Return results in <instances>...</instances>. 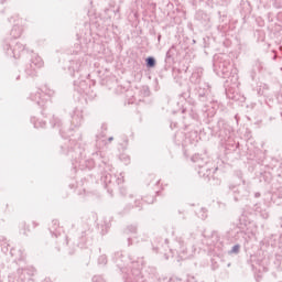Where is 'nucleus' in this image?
<instances>
[{"mask_svg":"<svg viewBox=\"0 0 282 282\" xmlns=\"http://www.w3.org/2000/svg\"><path fill=\"white\" fill-rule=\"evenodd\" d=\"M87 55L83 52L80 44H75V50L72 52V56L68 59L67 70L73 78H77L74 80V89L83 96H89L91 94V86L96 85V80H87L89 78V74H87V59H85Z\"/></svg>","mask_w":282,"mask_h":282,"instance_id":"f257e3e1","label":"nucleus"},{"mask_svg":"<svg viewBox=\"0 0 282 282\" xmlns=\"http://www.w3.org/2000/svg\"><path fill=\"white\" fill-rule=\"evenodd\" d=\"M219 243V232L212 231L210 235L189 234L188 236L176 237L174 240V251L178 254L180 259H191L198 246H217ZM200 245V246H199Z\"/></svg>","mask_w":282,"mask_h":282,"instance_id":"f03ea898","label":"nucleus"},{"mask_svg":"<svg viewBox=\"0 0 282 282\" xmlns=\"http://www.w3.org/2000/svg\"><path fill=\"white\" fill-rule=\"evenodd\" d=\"M61 151L64 155H68L73 162V169L76 171V169H88V171H91V169H97L98 173V166L102 162V160H107V158L102 156V152H97L95 154V159H85V148L80 147V143L74 139H69L68 141H65L61 145Z\"/></svg>","mask_w":282,"mask_h":282,"instance_id":"7ed1b4c3","label":"nucleus"},{"mask_svg":"<svg viewBox=\"0 0 282 282\" xmlns=\"http://www.w3.org/2000/svg\"><path fill=\"white\" fill-rule=\"evenodd\" d=\"M112 261L116 263L117 268H119V270H121V272L123 273L124 282H128L127 275L129 274L131 276L133 270L140 271V267L135 268L137 265H139L140 261L131 260V258L124 256V253H122L121 251H117L113 253Z\"/></svg>","mask_w":282,"mask_h":282,"instance_id":"20e7f679","label":"nucleus"},{"mask_svg":"<svg viewBox=\"0 0 282 282\" xmlns=\"http://www.w3.org/2000/svg\"><path fill=\"white\" fill-rule=\"evenodd\" d=\"M214 72L220 78H228L227 83H230V72H232V65L230 61L226 59L225 54H216L213 59Z\"/></svg>","mask_w":282,"mask_h":282,"instance_id":"39448f33","label":"nucleus"},{"mask_svg":"<svg viewBox=\"0 0 282 282\" xmlns=\"http://www.w3.org/2000/svg\"><path fill=\"white\" fill-rule=\"evenodd\" d=\"M210 135L219 138L221 142H227L232 138L235 129L225 119H219L215 126L208 127Z\"/></svg>","mask_w":282,"mask_h":282,"instance_id":"423d86ee","label":"nucleus"},{"mask_svg":"<svg viewBox=\"0 0 282 282\" xmlns=\"http://www.w3.org/2000/svg\"><path fill=\"white\" fill-rule=\"evenodd\" d=\"M113 166L111 163H109V160L102 159L101 162L98 165V173H100L101 183L104 184V188H107V192L109 193L110 197H113V189L111 188V182L116 180V176L111 175L109 171H111Z\"/></svg>","mask_w":282,"mask_h":282,"instance_id":"0eeeda50","label":"nucleus"},{"mask_svg":"<svg viewBox=\"0 0 282 282\" xmlns=\"http://www.w3.org/2000/svg\"><path fill=\"white\" fill-rule=\"evenodd\" d=\"M188 96H195L199 102H203L204 107L213 104V91L210 90V85L208 83H203L198 86H193Z\"/></svg>","mask_w":282,"mask_h":282,"instance_id":"6e6552de","label":"nucleus"},{"mask_svg":"<svg viewBox=\"0 0 282 282\" xmlns=\"http://www.w3.org/2000/svg\"><path fill=\"white\" fill-rule=\"evenodd\" d=\"M228 195H231L234 202L236 203L243 202V199H248V195H250V183L242 181V184H229Z\"/></svg>","mask_w":282,"mask_h":282,"instance_id":"1a4fd4ad","label":"nucleus"},{"mask_svg":"<svg viewBox=\"0 0 282 282\" xmlns=\"http://www.w3.org/2000/svg\"><path fill=\"white\" fill-rule=\"evenodd\" d=\"M2 50L10 58H21V54L25 52V45L17 40L7 39L2 44Z\"/></svg>","mask_w":282,"mask_h":282,"instance_id":"9d476101","label":"nucleus"},{"mask_svg":"<svg viewBox=\"0 0 282 282\" xmlns=\"http://www.w3.org/2000/svg\"><path fill=\"white\" fill-rule=\"evenodd\" d=\"M231 85H227L225 88V94L229 100H235V102H246V97L239 94V76L232 75L229 79Z\"/></svg>","mask_w":282,"mask_h":282,"instance_id":"9b49d317","label":"nucleus"},{"mask_svg":"<svg viewBox=\"0 0 282 282\" xmlns=\"http://www.w3.org/2000/svg\"><path fill=\"white\" fill-rule=\"evenodd\" d=\"M54 96V90L47 85L43 86L34 93H31L29 99L35 102L39 107H45V104Z\"/></svg>","mask_w":282,"mask_h":282,"instance_id":"f8f14e48","label":"nucleus"},{"mask_svg":"<svg viewBox=\"0 0 282 282\" xmlns=\"http://www.w3.org/2000/svg\"><path fill=\"white\" fill-rule=\"evenodd\" d=\"M153 250L154 252H160V254H164V258L169 260V252L174 254L173 249L169 248V239L156 238L153 242Z\"/></svg>","mask_w":282,"mask_h":282,"instance_id":"ddd939ff","label":"nucleus"},{"mask_svg":"<svg viewBox=\"0 0 282 282\" xmlns=\"http://www.w3.org/2000/svg\"><path fill=\"white\" fill-rule=\"evenodd\" d=\"M196 171L199 177H204V180L210 182V175H213V173H217V171H219V167H215V162H212L207 163L206 165H202L200 167H197Z\"/></svg>","mask_w":282,"mask_h":282,"instance_id":"4468645a","label":"nucleus"},{"mask_svg":"<svg viewBox=\"0 0 282 282\" xmlns=\"http://www.w3.org/2000/svg\"><path fill=\"white\" fill-rule=\"evenodd\" d=\"M34 272H36V270L33 267L18 269L17 282H34V279L32 278Z\"/></svg>","mask_w":282,"mask_h":282,"instance_id":"2eb2a0df","label":"nucleus"},{"mask_svg":"<svg viewBox=\"0 0 282 282\" xmlns=\"http://www.w3.org/2000/svg\"><path fill=\"white\" fill-rule=\"evenodd\" d=\"M262 164L265 169H270L278 177L282 176V160L272 158L269 164L265 161Z\"/></svg>","mask_w":282,"mask_h":282,"instance_id":"dca6fc26","label":"nucleus"},{"mask_svg":"<svg viewBox=\"0 0 282 282\" xmlns=\"http://www.w3.org/2000/svg\"><path fill=\"white\" fill-rule=\"evenodd\" d=\"M70 126L74 127V129H79V127L83 124V110L79 108H74L70 112Z\"/></svg>","mask_w":282,"mask_h":282,"instance_id":"f3484780","label":"nucleus"},{"mask_svg":"<svg viewBox=\"0 0 282 282\" xmlns=\"http://www.w3.org/2000/svg\"><path fill=\"white\" fill-rule=\"evenodd\" d=\"M142 260H139V265H137L135 268H140V274L142 278L145 279V282H147V279H156L158 281H162V279L160 278V274L158 273V269L155 267H148L145 269V274H142Z\"/></svg>","mask_w":282,"mask_h":282,"instance_id":"a211bd4d","label":"nucleus"},{"mask_svg":"<svg viewBox=\"0 0 282 282\" xmlns=\"http://www.w3.org/2000/svg\"><path fill=\"white\" fill-rule=\"evenodd\" d=\"M268 197L265 198L268 202H273L275 206H282V185L280 184L275 187L273 193H268Z\"/></svg>","mask_w":282,"mask_h":282,"instance_id":"6ab92c4d","label":"nucleus"},{"mask_svg":"<svg viewBox=\"0 0 282 282\" xmlns=\"http://www.w3.org/2000/svg\"><path fill=\"white\" fill-rule=\"evenodd\" d=\"M191 161L194 164L195 171H197V169L202 166H206V164L213 163L210 159H208L206 155H203V154H194Z\"/></svg>","mask_w":282,"mask_h":282,"instance_id":"aec40b11","label":"nucleus"},{"mask_svg":"<svg viewBox=\"0 0 282 282\" xmlns=\"http://www.w3.org/2000/svg\"><path fill=\"white\" fill-rule=\"evenodd\" d=\"M202 76H204V68L196 67L189 77V83L194 85V87L204 85V82H202Z\"/></svg>","mask_w":282,"mask_h":282,"instance_id":"412c9836","label":"nucleus"},{"mask_svg":"<svg viewBox=\"0 0 282 282\" xmlns=\"http://www.w3.org/2000/svg\"><path fill=\"white\" fill-rule=\"evenodd\" d=\"M247 262L249 263V265H251L252 270H257V265H259L260 268H265V265H268V259L259 258V256L257 254H251L250 259H248Z\"/></svg>","mask_w":282,"mask_h":282,"instance_id":"4be33fe9","label":"nucleus"},{"mask_svg":"<svg viewBox=\"0 0 282 282\" xmlns=\"http://www.w3.org/2000/svg\"><path fill=\"white\" fill-rule=\"evenodd\" d=\"M195 20L198 21V23L202 24L203 28H208L210 23V15L200 10L196 12Z\"/></svg>","mask_w":282,"mask_h":282,"instance_id":"5701e85b","label":"nucleus"},{"mask_svg":"<svg viewBox=\"0 0 282 282\" xmlns=\"http://www.w3.org/2000/svg\"><path fill=\"white\" fill-rule=\"evenodd\" d=\"M128 282H147V278L142 276L140 269H133L131 275H126Z\"/></svg>","mask_w":282,"mask_h":282,"instance_id":"b1692460","label":"nucleus"},{"mask_svg":"<svg viewBox=\"0 0 282 282\" xmlns=\"http://www.w3.org/2000/svg\"><path fill=\"white\" fill-rule=\"evenodd\" d=\"M48 230L52 235V237H61V232H63V229L59 226L58 219H53L51 223V226L48 227Z\"/></svg>","mask_w":282,"mask_h":282,"instance_id":"393cba45","label":"nucleus"},{"mask_svg":"<svg viewBox=\"0 0 282 282\" xmlns=\"http://www.w3.org/2000/svg\"><path fill=\"white\" fill-rule=\"evenodd\" d=\"M29 66L35 67L36 69H41V67L43 66V58H41V56H39V54L32 52Z\"/></svg>","mask_w":282,"mask_h":282,"instance_id":"a878e982","label":"nucleus"},{"mask_svg":"<svg viewBox=\"0 0 282 282\" xmlns=\"http://www.w3.org/2000/svg\"><path fill=\"white\" fill-rule=\"evenodd\" d=\"M50 124L53 129H58L62 138H65L64 131H63V121L56 116H53V118L50 121Z\"/></svg>","mask_w":282,"mask_h":282,"instance_id":"bb28decb","label":"nucleus"},{"mask_svg":"<svg viewBox=\"0 0 282 282\" xmlns=\"http://www.w3.org/2000/svg\"><path fill=\"white\" fill-rule=\"evenodd\" d=\"M273 232L271 234V237H282V217H279L273 227Z\"/></svg>","mask_w":282,"mask_h":282,"instance_id":"cd10ccee","label":"nucleus"},{"mask_svg":"<svg viewBox=\"0 0 282 282\" xmlns=\"http://www.w3.org/2000/svg\"><path fill=\"white\" fill-rule=\"evenodd\" d=\"M9 253L11 257L14 258V261H23L25 259V253L23 252V249L11 248Z\"/></svg>","mask_w":282,"mask_h":282,"instance_id":"c85d7f7f","label":"nucleus"},{"mask_svg":"<svg viewBox=\"0 0 282 282\" xmlns=\"http://www.w3.org/2000/svg\"><path fill=\"white\" fill-rule=\"evenodd\" d=\"M176 52H177V48L175 47V45H172L165 55L166 65H173V56H175Z\"/></svg>","mask_w":282,"mask_h":282,"instance_id":"c756f323","label":"nucleus"},{"mask_svg":"<svg viewBox=\"0 0 282 282\" xmlns=\"http://www.w3.org/2000/svg\"><path fill=\"white\" fill-rule=\"evenodd\" d=\"M259 181L264 184H272V172H261L259 175Z\"/></svg>","mask_w":282,"mask_h":282,"instance_id":"7c9ffc66","label":"nucleus"},{"mask_svg":"<svg viewBox=\"0 0 282 282\" xmlns=\"http://www.w3.org/2000/svg\"><path fill=\"white\" fill-rule=\"evenodd\" d=\"M182 113H188L189 118L194 120V122H197V119L199 118V115H197L193 107L188 109L182 105Z\"/></svg>","mask_w":282,"mask_h":282,"instance_id":"2f4dec72","label":"nucleus"},{"mask_svg":"<svg viewBox=\"0 0 282 282\" xmlns=\"http://www.w3.org/2000/svg\"><path fill=\"white\" fill-rule=\"evenodd\" d=\"M11 36L12 39H14V41H17V39H19L21 36V34H23V26L19 25V24H14L13 28L11 29Z\"/></svg>","mask_w":282,"mask_h":282,"instance_id":"473e14b6","label":"nucleus"},{"mask_svg":"<svg viewBox=\"0 0 282 282\" xmlns=\"http://www.w3.org/2000/svg\"><path fill=\"white\" fill-rule=\"evenodd\" d=\"M167 282H197V279L193 275H186V278L172 276Z\"/></svg>","mask_w":282,"mask_h":282,"instance_id":"72a5a7b5","label":"nucleus"},{"mask_svg":"<svg viewBox=\"0 0 282 282\" xmlns=\"http://www.w3.org/2000/svg\"><path fill=\"white\" fill-rule=\"evenodd\" d=\"M104 138H107V123L101 124V131L96 134V143L102 142Z\"/></svg>","mask_w":282,"mask_h":282,"instance_id":"f704fd0d","label":"nucleus"},{"mask_svg":"<svg viewBox=\"0 0 282 282\" xmlns=\"http://www.w3.org/2000/svg\"><path fill=\"white\" fill-rule=\"evenodd\" d=\"M31 123L34 129H45V126L47 124L45 121L39 120L36 117H31Z\"/></svg>","mask_w":282,"mask_h":282,"instance_id":"c9c22d12","label":"nucleus"},{"mask_svg":"<svg viewBox=\"0 0 282 282\" xmlns=\"http://www.w3.org/2000/svg\"><path fill=\"white\" fill-rule=\"evenodd\" d=\"M155 65H158V59H155V57L148 56L145 58V67H147V69H153L155 67Z\"/></svg>","mask_w":282,"mask_h":282,"instance_id":"e433bc0d","label":"nucleus"},{"mask_svg":"<svg viewBox=\"0 0 282 282\" xmlns=\"http://www.w3.org/2000/svg\"><path fill=\"white\" fill-rule=\"evenodd\" d=\"M271 261H272L275 270H281V265H282V256L281 254H275L273 258H271Z\"/></svg>","mask_w":282,"mask_h":282,"instance_id":"4c0bfd02","label":"nucleus"},{"mask_svg":"<svg viewBox=\"0 0 282 282\" xmlns=\"http://www.w3.org/2000/svg\"><path fill=\"white\" fill-rule=\"evenodd\" d=\"M24 73L26 74V76H31L32 78H34V76H36V67H30V64L26 65Z\"/></svg>","mask_w":282,"mask_h":282,"instance_id":"58836bf2","label":"nucleus"},{"mask_svg":"<svg viewBox=\"0 0 282 282\" xmlns=\"http://www.w3.org/2000/svg\"><path fill=\"white\" fill-rule=\"evenodd\" d=\"M99 228H100V234L102 235V236H105V235H107V232H109V229L111 228V225L109 224V223H107V221H104V224H101L100 226H99Z\"/></svg>","mask_w":282,"mask_h":282,"instance_id":"ea45409f","label":"nucleus"},{"mask_svg":"<svg viewBox=\"0 0 282 282\" xmlns=\"http://www.w3.org/2000/svg\"><path fill=\"white\" fill-rule=\"evenodd\" d=\"M127 235H137L138 234V226L137 225H130L126 229Z\"/></svg>","mask_w":282,"mask_h":282,"instance_id":"a19ab883","label":"nucleus"},{"mask_svg":"<svg viewBox=\"0 0 282 282\" xmlns=\"http://www.w3.org/2000/svg\"><path fill=\"white\" fill-rule=\"evenodd\" d=\"M199 219H206L208 217V209L202 207L199 213H198Z\"/></svg>","mask_w":282,"mask_h":282,"instance_id":"79ce46f5","label":"nucleus"},{"mask_svg":"<svg viewBox=\"0 0 282 282\" xmlns=\"http://www.w3.org/2000/svg\"><path fill=\"white\" fill-rule=\"evenodd\" d=\"M87 235H89V225H86L85 230L80 231V239L83 243H85V237H87Z\"/></svg>","mask_w":282,"mask_h":282,"instance_id":"37998d69","label":"nucleus"},{"mask_svg":"<svg viewBox=\"0 0 282 282\" xmlns=\"http://www.w3.org/2000/svg\"><path fill=\"white\" fill-rule=\"evenodd\" d=\"M239 250H241V245L237 243L231 247L229 254H239Z\"/></svg>","mask_w":282,"mask_h":282,"instance_id":"c03bdc74","label":"nucleus"},{"mask_svg":"<svg viewBox=\"0 0 282 282\" xmlns=\"http://www.w3.org/2000/svg\"><path fill=\"white\" fill-rule=\"evenodd\" d=\"M98 265H107V256L102 254L98 258Z\"/></svg>","mask_w":282,"mask_h":282,"instance_id":"a18cd8bd","label":"nucleus"},{"mask_svg":"<svg viewBox=\"0 0 282 282\" xmlns=\"http://www.w3.org/2000/svg\"><path fill=\"white\" fill-rule=\"evenodd\" d=\"M9 243L8 242H4V243H1V251L4 253V254H8L9 252Z\"/></svg>","mask_w":282,"mask_h":282,"instance_id":"49530a36","label":"nucleus"},{"mask_svg":"<svg viewBox=\"0 0 282 282\" xmlns=\"http://www.w3.org/2000/svg\"><path fill=\"white\" fill-rule=\"evenodd\" d=\"M93 282H106V281H105V278H102V275H94Z\"/></svg>","mask_w":282,"mask_h":282,"instance_id":"de8ad7c7","label":"nucleus"},{"mask_svg":"<svg viewBox=\"0 0 282 282\" xmlns=\"http://www.w3.org/2000/svg\"><path fill=\"white\" fill-rule=\"evenodd\" d=\"M119 194L121 195V197H126L127 196V187L119 186Z\"/></svg>","mask_w":282,"mask_h":282,"instance_id":"09e8293b","label":"nucleus"},{"mask_svg":"<svg viewBox=\"0 0 282 282\" xmlns=\"http://www.w3.org/2000/svg\"><path fill=\"white\" fill-rule=\"evenodd\" d=\"M134 207L139 208V210H142V199H135Z\"/></svg>","mask_w":282,"mask_h":282,"instance_id":"8fccbe9b","label":"nucleus"},{"mask_svg":"<svg viewBox=\"0 0 282 282\" xmlns=\"http://www.w3.org/2000/svg\"><path fill=\"white\" fill-rule=\"evenodd\" d=\"M22 228H24L22 235H24V237H28V232L30 231V227H28V225L25 223H23Z\"/></svg>","mask_w":282,"mask_h":282,"instance_id":"3c124183","label":"nucleus"},{"mask_svg":"<svg viewBox=\"0 0 282 282\" xmlns=\"http://www.w3.org/2000/svg\"><path fill=\"white\" fill-rule=\"evenodd\" d=\"M116 181V183L118 184V186H120V184H123L124 182V176H122V174H120V177L113 178Z\"/></svg>","mask_w":282,"mask_h":282,"instance_id":"603ef678","label":"nucleus"},{"mask_svg":"<svg viewBox=\"0 0 282 282\" xmlns=\"http://www.w3.org/2000/svg\"><path fill=\"white\" fill-rule=\"evenodd\" d=\"M18 279V274H9L8 276V282H15Z\"/></svg>","mask_w":282,"mask_h":282,"instance_id":"864d4df0","label":"nucleus"},{"mask_svg":"<svg viewBox=\"0 0 282 282\" xmlns=\"http://www.w3.org/2000/svg\"><path fill=\"white\" fill-rule=\"evenodd\" d=\"M212 270H219V263L215 259H212Z\"/></svg>","mask_w":282,"mask_h":282,"instance_id":"5fc2aeb1","label":"nucleus"},{"mask_svg":"<svg viewBox=\"0 0 282 282\" xmlns=\"http://www.w3.org/2000/svg\"><path fill=\"white\" fill-rule=\"evenodd\" d=\"M260 217H261L262 219H269V218H270V213H268V212H261V213H260Z\"/></svg>","mask_w":282,"mask_h":282,"instance_id":"6e6d98bb","label":"nucleus"},{"mask_svg":"<svg viewBox=\"0 0 282 282\" xmlns=\"http://www.w3.org/2000/svg\"><path fill=\"white\" fill-rule=\"evenodd\" d=\"M147 3L151 10H155L158 8V3L155 2H147Z\"/></svg>","mask_w":282,"mask_h":282,"instance_id":"4d7b16f0","label":"nucleus"},{"mask_svg":"<svg viewBox=\"0 0 282 282\" xmlns=\"http://www.w3.org/2000/svg\"><path fill=\"white\" fill-rule=\"evenodd\" d=\"M131 208H133V205L131 204L126 205V207L123 208V213H129Z\"/></svg>","mask_w":282,"mask_h":282,"instance_id":"13d9d810","label":"nucleus"},{"mask_svg":"<svg viewBox=\"0 0 282 282\" xmlns=\"http://www.w3.org/2000/svg\"><path fill=\"white\" fill-rule=\"evenodd\" d=\"M181 96V102H186V93H184V94H181L180 95Z\"/></svg>","mask_w":282,"mask_h":282,"instance_id":"bf43d9fd","label":"nucleus"},{"mask_svg":"<svg viewBox=\"0 0 282 282\" xmlns=\"http://www.w3.org/2000/svg\"><path fill=\"white\" fill-rule=\"evenodd\" d=\"M109 142H113V137L108 138V140H102L104 144H109Z\"/></svg>","mask_w":282,"mask_h":282,"instance_id":"052dcab7","label":"nucleus"},{"mask_svg":"<svg viewBox=\"0 0 282 282\" xmlns=\"http://www.w3.org/2000/svg\"><path fill=\"white\" fill-rule=\"evenodd\" d=\"M275 8H282V0H275Z\"/></svg>","mask_w":282,"mask_h":282,"instance_id":"680f3d73","label":"nucleus"},{"mask_svg":"<svg viewBox=\"0 0 282 282\" xmlns=\"http://www.w3.org/2000/svg\"><path fill=\"white\" fill-rule=\"evenodd\" d=\"M1 243H8V241L6 240V237L0 236V246Z\"/></svg>","mask_w":282,"mask_h":282,"instance_id":"e2e57ef3","label":"nucleus"},{"mask_svg":"<svg viewBox=\"0 0 282 282\" xmlns=\"http://www.w3.org/2000/svg\"><path fill=\"white\" fill-rule=\"evenodd\" d=\"M162 41V34H158V43H160Z\"/></svg>","mask_w":282,"mask_h":282,"instance_id":"0e129e2a","label":"nucleus"},{"mask_svg":"<svg viewBox=\"0 0 282 282\" xmlns=\"http://www.w3.org/2000/svg\"><path fill=\"white\" fill-rule=\"evenodd\" d=\"M254 197L258 199L259 197H261V193L257 192V193L254 194Z\"/></svg>","mask_w":282,"mask_h":282,"instance_id":"69168bd1","label":"nucleus"},{"mask_svg":"<svg viewBox=\"0 0 282 282\" xmlns=\"http://www.w3.org/2000/svg\"><path fill=\"white\" fill-rule=\"evenodd\" d=\"M42 282H52V279L45 278Z\"/></svg>","mask_w":282,"mask_h":282,"instance_id":"338daca9","label":"nucleus"},{"mask_svg":"<svg viewBox=\"0 0 282 282\" xmlns=\"http://www.w3.org/2000/svg\"><path fill=\"white\" fill-rule=\"evenodd\" d=\"M155 202V198H151V200H147L148 204H153Z\"/></svg>","mask_w":282,"mask_h":282,"instance_id":"774afa93","label":"nucleus"}]
</instances>
